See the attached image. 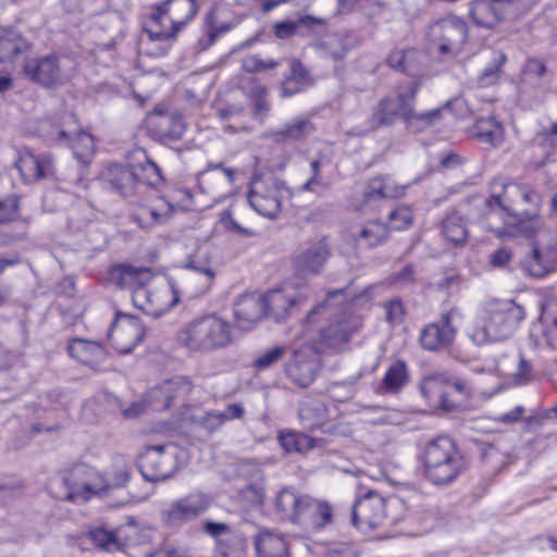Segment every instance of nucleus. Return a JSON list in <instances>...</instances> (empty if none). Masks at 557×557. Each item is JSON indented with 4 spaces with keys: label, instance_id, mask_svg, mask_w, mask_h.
I'll list each match as a JSON object with an SVG mask.
<instances>
[{
    "label": "nucleus",
    "instance_id": "32",
    "mask_svg": "<svg viewBox=\"0 0 557 557\" xmlns=\"http://www.w3.org/2000/svg\"><path fill=\"white\" fill-rule=\"evenodd\" d=\"M193 387L194 385L189 379L177 375L153 387V397H158L159 394L164 395L161 407L169 409L174 406L176 401H184L191 393Z\"/></svg>",
    "mask_w": 557,
    "mask_h": 557
},
{
    "label": "nucleus",
    "instance_id": "62",
    "mask_svg": "<svg viewBox=\"0 0 557 557\" xmlns=\"http://www.w3.org/2000/svg\"><path fill=\"white\" fill-rule=\"evenodd\" d=\"M463 283V277L456 272L446 274L436 283V289L438 292H445L451 294L460 288Z\"/></svg>",
    "mask_w": 557,
    "mask_h": 557
},
{
    "label": "nucleus",
    "instance_id": "59",
    "mask_svg": "<svg viewBox=\"0 0 557 557\" xmlns=\"http://www.w3.org/2000/svg\"><path fill=\"white\" fill-rule=\"evenodd\" d=\"M385 315L388 323L399 325L404 321L405 307L400 299L395 298L384 305Z\"/></svg>",
    "mask_w": 557,
    "mask_h": 557
},
{
    "label": "nucleus",
    "instance_id": "19",
    "mask_svg": "<svg viewBox=\"0 0 557 557\" xmlns=\"http://www.w3.org/2000/svg\"><path fill=\"white\" fill-rule=\"evenodd\" d=\"M331 256L332 249L326 238L312 240L294 258L295 271L299 275H317Z\"/></svg>",
    "mask_w": 557,
    "mask_h": 557
},
{
    "label": "nucleus",
    "instance_id": "52",
    "mask_svg": "<svg viewBox=\"0 0 557 557\" xmlns=\"http://www.w3.org/2000/svg\"><path fill=\"white\" fill-rule=\"evenodd\" d=\"M507 58L505 53L500 51L493 52V57L491 59V62L481 72V74L478 76V84L481 87H488L491 85H494L502 72V66L506 62Z\"/></svg>",
    "mask_w": 557,
    "mask_h": 557
},
{
    "label": "nucleus",
    "instance_id": "23",
    "mask_svg": "<svg viewBox=\"0 0 557 557\" xmlns=\"http://www.w3.org/2000/svg\"><path fill=\"white\" fill-rule=\"evenodd\" d=\"M311 496L285 487L276 496V509L282 518L302 527Z\"/></svg>",
    "mask_w": 557,
    "mask_h": 557
},
{
    "label": "nucleus",
    "instance_id": "5",
    "mask_svg": "<svg viewBox=\"0 0 557 557\" xmlns=\"http://www.w3.org/2000/svg\"><path fill=\"white\" fill-rule=\"evenodd\" d=\"M195 0H164L158 3L143 29L151 40L169 41L196 15Z\"/></svg>",
    "mask_w": 557,
    "mask_h": 557
},
{
    "label": "nucleus",
    "instance_id": "56",
    "mask_svg": "<svg viewBox=\"0 0 557 557\" xmlns=\"http://www.w3.org/2000/svg\"><path fill=\"white\" fill-rule=\"evenodd\" d=\"M133 221L141 228H150L162 221V214L154 208H141L132 215Z\"/></svg>",
    "mask_w": 557,
    "mask_h": 557
},
{
    "label": "nucleus",
    "instance_id": "39",
    "mask_svg": "<svg viewBox=\"0 0 557 557\" xmlns=\"http://www.w3.org/2000/svg\"><path fill=\"white\" fill-rule=\"evenodd\" d=\"M313 84L309 71L299 60L290 61V74L284 79L281 85V96L290 97L298 92L304 91L307 87Z\"/></svg>",
    "mask_w": 557,
    "mask_h": 557
},
{
    "label": "nucleus",
    "instance_id": "47",
    "mask_svg": "<svg viewBox=\"0 0 557 557\" xmlns=\"http://www.w3.org/2000/svg\"><path fill=\"white\" fill-rule=\"evenodd\" d=\"M413 104L414 100H411L405 119L406 127L409 131L414 133L422 132L441 120L442 108H435L426 112H416Z\"/></svg>",
    "mask_w": 557,
    "mask_h": 557
},
{
    "label": "nucleus",
    "instance_id": "30",
    "mask_svg": "<svg viewBox=\"0 0 557 557\" xmlns=\"http://www.w3.org/2000/svg\"><path fill=\"white\" fill-rule=\"evenodd\" d=\"M522 185L519 184H507L504 186L500 195H493L485 200V206L488 208V215L496 213L500 210L506 213L504 223L506 221H512L513 214H519L516 210V205L521 200Z\"/></svg>",
    "mask_w": 557,
    "mask_h": 557
},
{
    "label": "nucleus",
    "instance_id": "54",
    "mask_svg": "<svg viewBox=\"0 0 557 557\" xmlns=\"http://www.w3.org/2000/svg\"><path fill=\"white\" fill-rule=\"evenodd\" d=\"M391 228L403 231L412 225L413 213L410 207L398 206L392 210L387 216Z\"/></svg>",
    "mask_w": 557,
    "mask_h": 557
},
{
    "label": "nucleus",
    "instance_id": "27",
    "mask_svg": "<svg viewBox=\"0 0 557 557\" xmlns=\"http://www.w3.org/2000/svg\"><path fill=\"white\" fill-rule=\"evenodd\" d=\"M304 300L305 298L286 294L284 290H272L262 296L264 315L277 323L283 322Z\"/></svg>",
    "mask_w": 557,
    "mask_h": 557
},
{
    "label": "nucleus",
    "instance_id": "11",
    "mask_svg": "<svg viewBox=\"0 0 557 557\" xmlns=\"http://www.w3.org/2000/svg\"><path fill=\"white\" fill-rule=\"evenodd\" d=\"M419 88L420 84L413 82L407 90L396 96L383 97L373 109L372 115L369 119V129L391 126L398 117L405 121L406 114L409 111V102L416 99Z\"/></svg>",
    "mask_w": 557,
    "mask_h": 557
},
{
    "label": "nucleus",
    "instance_id": "42",
    "mask_svg": "<svg viewBox=\"0 0 557 557\" xmlns=\"http://www.w3.org/2000/svg\"><path fill=\"white\" fill-rule=\"evenodd\" d=\"M183 268L193 271L195 274L203 278L199 287L200 293H203L209 288L211 281L215 276V272L210 263L209 255L203 249H197L194 255L189 256Z\"/></svg>",
    "mask_w": 557,
    "mask_h": 557
},
{
    "label": "nucleus",
    "instance_id": "48",
    "mask_svg": "<svg viewBox=\"0 0 557 557\" xmlns=\"http://www.w3.org/2000/svg\"><path fill=\"white\" fill-rule=\"evenodd\" d=\"M28 48V42L20 34L5 33L0 36V62L11 61Z\"/></svg>",
    "mask_w": 557,
    "mask_h": 557
},
{
    "label": "nucleus",
    "instance_id": "29",
    "mask_svg": "<svg viewBox=\"0 0 557 557\" xmlns=\"http://www.w3.org/2000/svg\"><path fill=\"white\" fill-rule=\"evenodd\" d=\"M423 53L411 47L394 48L386 59L389 67L409 76H417L422 71Z\"/></svg>",
    "mask_w": 557,
    "mask_h": 557
},
{
    "label": "nucleus",
    "instance_id": "17",
    "mask_svg": "<svg viewBox=\"0 0 557 557\" xmlns=\"http://www.w3.org/2000/svg\"><path fill=\"white\" fill-rule=\"evenodd\" d=\"M548 70L544 61L530 58L524 63L518 86L519 96L532 100H541L548 88L546 74Z\"/></svg>",
    "mask_w": 557,
    "mask_h": 557
},
{
    "label": "nucleus",
    "instance_id": "15",
    "mask_svg": "<svg viewBox=\"0 0 557 557\" xmlns=\"http://www.w3.org/2000/svg\"><path fill=\"white\" fill-rule=\"evenodd\" d=\"M385 499L375 492L367 493L355 502L351 510L352 524L361 530H373L386 518Z\"/></svg>",
    "mask_w": 557,
    "mask_h": 557
},
{
    "label": "nucleus",
    "instance_id": "21",
    "mask_svg": "<svg viewBox=\"0 0 557 557\" xmlns=\"http://www.w3.org/2000/svg\"><path fill=\"white\" fill-rule=\"evenodd\" d=\"M519 268L524 275L543 278L557 271L556 252L549 248H541L536 243H531L530 250L520 259Z\"/></svg>",
    "mask_w": 557,
    "mask_h": 557
},
{
    "label": "nucleus",
    "instance_id": "64",
    "mask_svg": "<svg viewBox=\"0 0 557 557\" xmlns=\"http://www.w3.org/2000/svg\"><path fill=\"white\" fill-rule=\"evenodd\" d=\"M297 21H282L274 25V34L280 39H287L299 34Z\"/></svg>",
    "mask_w": 557,
    "mask_h": 557
},
{
    "label": "nucleus",
    "instance_id": "16",
    "mask_svg": "<svg viewBox=\"0 0 557 557\" xmlns=\"http://www.w3.org/2000/svg\"><path fill=\"white\" fill-rule=\"evenodd\" d=\"M15 168L24 184L54 177V160L47 152L36 154L30 149H23L18 152Z\"/></svg>",
    "mask_w": 557,
    "mask_h": 557
},
{
    "label": "nucleus",
    "instance_id": "31",
    "mask_svg": "<svg viewBox=\"0 0 557 557\" xmlns=\"http://www.w3.org/2000/svg\"><path fill=\"white\" fill-rule=\"evenodd\" d=\"M410 373L405 360L397 359L393 361L377 386V394L380 395H397L409 383Z\"/></svg>",
    "mask_w": 557,
    "mask_h": 557
},
{
    "label": "nucleus",
    "instance_id": "50",
    "mask_svg": "<svg viewBox=\"0 0 557 557\" xmlns=\"http://www.w3.org/2000/svg\"><path fill=\"white\" fill-rule=\"evenodd\" d=\"M280 444L286 453H306L315 445V440L305 433L288 431L280 434Z\"/></svg>",
    "mask_w": 557,
    "mask_h": 557
},
{
    "label": "nucleus",
    "instance_id": "35",
    "mask_svg": "<svg viewBox=\"0 0 557 557\" xmlns=\"http://www.w3.org/2000/svg\"><path fill=\"white\" fill-rule=\"evenodd\" d=\"M302 528L309 531L319 532L333 524L334 508L326 500L311 497Z\"/></svg>",
    "mask_w": 557,
    "mask_h": 557
},
{
    "label": "nucleus",
    "instance_id": "26",
    "mask_svg": "<svg viewBox=\"0 0 557 557\" xmlns=\"http://www.w3.org/2000/svg\"><path fill=\"white\" fill-rule=\"evenodd\" d=\"M127 160L133 161V166L138 176L139 187L146 185L159 188L164 183V176L160 166L147 154L143 148H136L127 153Z\"/></svg>",
    "mask_w": 557,
    "mask_h": 557
},
{
    "label": "nucleus",
    "instance_id": "51",
    "mask_svg": "<svg viewBox=\"0 0 557 557\" xmlns=\"http://www.w3.org/2000/svg\"><path fill=\"white\" fill-rule=\"evenodd\" d=\"M448 383L447 376L442 373L425 375L420 383L422 396L430 403H435L444 394V385Z\"/></svg>",
    "mask_w": 557,
    "mask_h": 557
},
{
    "label": "nucleus",
    "instance_id": "44",
    "mask_svg": "<svg viewBox=\"0 0 557 557\" xmlns=\"http://www.w3.org/2000/svg\"><path fill=\"white\" fill-rule=\"evenodd\" d=\"M180 301V293L176 288L175 281L171 277L168 278L166 288L152 292V297L149 304L154 309V313H147L148 315L159 318L166 311L172 309Z\"/></svg>",
    "mask_w": 557,
    "mask_h": 557
},
{
    "label": "nucleus",
    "instance_id": "18",
    "mask_svg": "<svg viewBox=\"0 0 557 557\" xmlns=\"http://www.w3.org/2000/svg\"><path fill=\"white\" fill-rule=\"evenodd\" d=\"M453 312L441 315L440 320L423 326L419 334V342L424 350L440 351L449 347L456 336V329L451 324Z\"/></svg>",
    "mask_w": 557,
    "mask_h": 557
},
{
    "label": "nucleus",
    "instance_id": "53",
    "mask_svg": "<svg viewBox=\"0 0 557 557\" xmlns=\"http://www.w3.org/2000/svg\"><path fill=\"white\" fill-rule=\"evenodd\" d=\"M286 347L275 346L260 354L252 362L257 371L267 370L276 364L286 354Z\"/></svg>",
    "mask_w": 557,
    "mask_h": 557
},
{
    "label": "nucleus",
    "instance_id": "55",
    "mask_svg": "<svg viewBox=\"0 0 557 557\" xmlns=\"http://www.w3.org/2000/svg\"><path fill=\"white\" fill-rule=\"evenodd\" d=\"M129 480V469L125 463L116 465L113 469V472L111 473L110 478L103 476V496L107 495V493L110 490L113 488H120L127 484Z\"/></svg>",
    "mask_w": 557,
    "mask_h": 557
},
{
    "label": "nucleus",
    "instance_id": "12",
    "mask_svg": "<svg viewBox=\"0 0 557 557\" xmlns=\"http://www.w3.org/2000/svg\"><path fill=\"white\" fill-rule=\"evenodd\" d=\"M169 445L147 446L138 458V469L146 481L159 482L169 479L176 470L173 453L168 451Z\"/></svg>",
    "mask_w": 557,
    "mask_h": 557
},
{
    "label": "nucleus",
    "instance_id": "13",
    "mask_svg": "<svg viewBox=\"0 0 557 557\" xmlns=\"http://www.w3.org/2000/svg\"><path fill=\"white\" fill-rule=\"evenodd\" d=\"M211 505L207 494L193 492L174 500L161 511V520L168 527H178L203 515Z\"/></svg>",
    "mask_w": 557,
    "mask_h": 557
},
{
    "label": "nucleus",
    "instance_id": "33",
    "mask_svg": "<svg viewBox=\"0 0 557 557\" xmlns=\"http://www.w3.org/2000/svg\"><path fill=\"white\" fill-rule=\"evenodd\" d=\"M257 557H290L289 546L282 534L260 531L253 539Z\"/></svg>",
    "mask_w": 557,
    "mask_h": 557
},
{
    "label": "nucleus",
    "instance_id": "28",
    "mask_svg": "<svg viewBox=\"0 0 557 557\" xmlns=\"http://www.w3.org/2000/svg\"><path fill=\"white\" fill-rule=\"evenodd\" d=\"M236 325L242 330L252 329L264 315V304L261 296L243 295L234 305Z\"/></svg>",
    "mask_w": 557,
    "mask_h": 557
},
{
    "label": "nucleus",
    "instance_id": "34",
    "mask_svg": "<svg viewBox=\"0 0 557 557\" xmlns=\"http://www.w3.org/2000/svg\"><path fill=\"white\" fill-rule=\"evenodd\" d=\"M150 129L159 140L174 141L183 137L186 125L181 113H161L154 122H151Z\"/></svg>",
    "mask_w": 557,
    "mask_h": 557
},
{
    "label": "nucleus",
    "instance_id": "24",
    "mask_svg": "<svg viewBox=\"0 0 557 557\" xmlns=\"http://www.w3.org/2000/svg\"><path fill=\"white\" fill-rule=\"evenodd\" d=\"M317 360L307 354L306 348L296 349L285 366L287 377L299 387H308L317 375Z\"/></svg>",
    "mask_w": 557,
    "mask_h": 557
},
{
    "label": "nucleus",
    "instance_id": "25",
    "mask_svg": "<svg viewBox=\"0 0 557 557\" xmlns=\"http://www.w3.org/2000/svg\"><path fill=\"white\" fill-rule=\"evenodd\" d=\"M153 273L147 267H135L132 264H116L109 271V278L122 289L135 290L138 287L147 286L152 280Z\"/></svg>",
    "mask_w": 557,
    "mask_h": 557
},
{
    "label": "nucleus",
    "instance_id": "63",
    "mask_svg": "<svg viewBox=\"0 0 557 557\" xmlns=\"http://www.w3.org/2000/svg\"><path fill=\"white\" fill-rule=\"evenodd\" d=\"M413 267L408 264L391 277V283L399 288L407 287L414 282Z\"/></svg>",
    "mask_w": 557,
    "mask_h": 557
},
{
    "label": "nucleus",
    "instance_id": "57",
    "mask_svg": "<svg viewBox=\"0 0 557 557\" xmlns=\"http://www.w3.org/2000/svg\"><path fill=\"white\" fill-rule=\"evenodd\" d=\"M89 537L97 547L103 550L110 552L117 548L115 535L102 528L91 530Z\"/></svg>",
    "mask_w": 557,
    "mask_h": 557
},
{
    "label": "nucleus",
    "instance_id": "61",
    "mask_svg": "<svg viewBox=\"0 0 557 557\" xmlns=\"http://www.w3.org/2000/svg\"><path fill=\"white\" fill-rule=\"evenodd\" d=\"M278 64H280L278 61H274V60L264 61L261 58H259L258 55H251V57L245 59V61L243 63V69L245 72H248V73H258V72H262L265 70H272V69L276 67Z\"/></svg>",
    "mask_w": 557,
    "mask_h": 557
},
{
    "label": "nucleus",
    "instance_id": "49",
    "mask_svg": "<svg viewBox=\"0 0 557 557\" xmlns=\"http://www.w3.org/2000/svg\"><path fill=\"white\" fill-rule=\"evenodd\" d=\"M125 324L116 327L110 335L112 341H116V336L126 335L131 336V343L124 347L119 348L120 352L123 355L129 354L133 349L141 343L145 336V332L143 331L139 322L131 317H125Z\"/></svg>",
    "mask_w": 557,
    "mask_h": 557
},
{
    "label": "nucleus",
    "instance_id": "36",
    "mask_svg": "<svg viewBox=\"0 0 557 557\" xmlns=\"http://www.w3.org/2000/svg\"><path fill=\"white\" fill-rule=\"evenodd\" d=\"M67 351L71 357L91 368L101 363L106 358V350L97 342L74 338L69 343Z\"/></svg>",
    "mask_w": 557,
    "mask_h": 557
},
{
    "label": "nucleus",
    "instance_id": "37",
    "mask_svg": "<svg viewBox=\"0 0 557 557\" xmlns=\"http://www.w3.org/2000/svg\"><path fill=\"white\" fill-rule=\"evenodd\" d=\"M352 47V38L349 33H333L325 36L315 45L321 57L341 61L346 58Z\"/></svg>",
    "mask_w": 557,
    "mask_h": 557
},
{
    "label": "nucleus",
    "instance_id": "2",
    "mask_svg": "<svg viewBox=\"0 0 557 557\" xmlns=\"http://www.w3.org/2000/svg\"><path fill=\"white\" fill-rule=\"evenodd\" d=\"M524 308L511 299L487 301L478 317L471 333L476 345L509 338L524 319Z\"/></svg>",
    "mask_w": 557,
    "mask_h": 557
},
{
    "label": "nucleus",
    "instance_id": "9",
    "mask_svg": "<svg viewBox=\"0 0 557 557\" xmlns=\"http://www.w3.org/2000/svg\"><path fill=\"white\" fill-rule=\"evenodd\" d=\"M426 37L441 55H457L468 39V25L459 16L447 15L429 25Z\"/></svg>",
    "mask_w": 557,
    "mask_h": 557
},
{
    "label": "nucleus",
    "instance_id": "22",
    "mask_svg": "<svg viewBox=\"0 0 557 557\" xmlns=\"http://www.w3.org/2000/svg\"><path fill=\"white\" fill-rule=\"evenodd\" d=\"M24 75L34 83L50 87L61 81V69L58 55L48 54L29 59L23 66Z\"/></svg>",
    "mask_w": 557,
    "mask_h": 557
},
{
    "label": "nucleus",
    "instance_id": "7",
    "mask_svg": "<svg viewBox=\"0 0 557 557\" xmlns=\"http://www.w3.org/2000/svg\"><path fill=\"white\" fill-rule=\"evenodd\" d=\"M285 183L273 174H255L251 177L248 201L251 208L268 219H275L282 209L286 194Z\"/></svg>",
    "mask_w": 557,
    "mask_h": 557
},
{
    "label": "nucleus",
    "instance_id": "40",
    "mask_svg": "<svg viewBox=\"0 0 557 557\" xmlns=\"http://www.w3.org/2000/svg\"><path fill=\"white\" fill-rule=\"evenodd\" d=\"M314 131L312 122L308 119L296 117L281 128L274 129L270 133L269 137L274 143H285L289 140H300Z\"/></svg>",
    "mask_w": 557,
    "mask_h": 557
},
{
    "label": "nucleus",
    "instance_id": "1",
    "mask_svg": "<svg viewBox=\"0 0 557 557\" xmlns=\"http://www.w3.org/2000/svg\"><path fill=\"white\" fill-rule=\"evenodd\" d=\"M347 292V287L327 292L326 299L308 312L305 319L306 325L314 323L320 317H325L330 321L319 330L318 338L313 341L311 347L313 352L337 350L358 331L360 326L358 321L348 313V298L356 295H348Z\"/></svg>",
    "mask_w": 557,
    "mask_h": 557
},
{
    "label": "nucleus",
    "instance_id": "43",
    "mask_svg": "<svg viewBox=\"0 0 557 557\" xmlns=\"http://www.w3.org/2000/svg\"><path fill=\"white\" fill-rule=\"evenodd\" d=\"M442 233L455 246L463 245L468 237L467 223L463 215L456 210L447 211L442 222Z\"/></svg>",
    "mask_w": 557,
    "mask_h": 557
},
{
    "label": "nucleus",
    "instance_id": "14",
    "mask_svg": "<svg viewBox=\"0 0 557 557\" xmlns=\"http://www.w3.org/2000/svg\"><path fill=\"white\" fill-rule=\"evenodd\" d=\"M102 187L122 198H128L139 193L138 176L133 161L126 164L112 163L100 175Z\"/></svg>",
    "mask_w": 557,
    "mask_h": 557
},
{
    "label": "nucleus",
    "instance_id": "20",
    "mask_svg": "<svg viewBox=\"0 0 557 557\" xmlns=\"http://www.w3.org/2000/svg\"><path fill=\"white\" fill-rule=\"evenodd\" d=\"M516 0H473L470 17L478 27L494 28L504 21Z\"/></svg>",
    "mask_w": 557,
    "mask_h": 557
},
{
    "label": "nucleus",
    "instance_id": "6",
    "mask_svg": "<svg viewBox=\"0 0 557 557\" xmlns=\"http://www.w3.org/2000/svg\"><path fill=\"white\" fill-rule=\"evenodd\" d=\"M63 492H53L54 497L74 504H84L91 497L103 496V475L85 463L74 466L63 478Z\"/></svg>",
    "mask_w": 557,
    "mask_h": 557
},
{
    "label": "nucleus",
    "instance_id": "58",
    "mask_svg": "<svg viewBox=\"0 0 557 557\" xmlns=\"http://www.w3.org/2000/svg\"><path fill=\"white\" fill-rule=\"evenodd\" d=\"M20 199L16 196H10L0 200V223H8L15 220L18 215Z\"/></svg>",
    "mask_w": 557,
    "mask_h": 557
},
{
    "label": "nucleus",
    "instance_id": "3",
    "mask_svg": "<svg viewBox=\"0 0 557 557\" xmlns=\"http://www.w3.org/2000/svg\"><path fill=\"white\" fill-rule=\"evenodd\" d=\"M422 462L425 479L436 486L453 483L467 469V461L456 442L446 435L426 443Z\"/></svg>",
    "mask_w": 557,
    "mask_h": 557
},
{
    "label": "nucleus",
    "instance_id": "60",
    "mask_svg": "<svg viewBox=\"0 0 557 557\" xmlns=\"http://www.w3.org/2000/svg\"><path fill=\"white\" fill-rule=\"evenodd\" d=\"M152 297V292L146 286H141L132 292V300L136 308L144 311L145 313H154V309L149 304V299Z\"/></svg>",
    "mask_w": 557,
    "mask_h": 557
},
{
    "label": "nucleus",
    "instance_id": "46",
    "mask_svg": "<svg viewBox=\"0 0 557 557\" xmlns=\"http://www.w3.org/2000/svg\"><path fill=\"white\" fill-rule=\"evenodd\" d=\"M474 136L482 143L497 147L504 140V127L493 116L481 117L476 121Z\"/></svg>",
    "mask_w": 557,
    "mask_h": 557
},
{
    "label": "nucleus",
    "instance_id": "8",
    "mask_svg": "<svg viewBox=\"0 0 557 557\" xmlns=\"http://www.w3.org/2000/svg\"><path fill=\"white\" fill-rule=\"evenodd\" d=\"M521 201L529 205L530 208L512 215V221H506L505 225L494 230L497 237L504 239L507 237L524 236L533 237L543 226L540 215L542 197L533 188L522 185Z\"/></svg>",
    "mask_w": 557,
    "mask_h": 557
},
{
    "label": "nucleus",
    "instance_id": "45",
    "mask_svg": "<svg viewBox=\"0 0 557 557\" xmlns=\"http://www.w3.org/2000/svg\"><path fill=\"white\" fill-rule=\"evenodd\" d=\"M388 236L387 226L380 221L366 223L355 235L356 245L360 248H373L383 244Z\"/></svg>",
    "mask_w": 557,
    "mask_h": 557
},
{
    "label": "nucleus",
    "instance_id": "10",
    "mask_svg": "<svg viewBox=\"0 0 557 557\" xmlns=\"http://www.w3.org/2000/svg\"><path fill=\"white\" fill-rule=\"evenodd\" d=\"M39 131L47 141L57 145L75 148V139H77L87 150L94 147L91 135L82 129L73 113H63L58 119L41 121Z\"/></svg>",
    "mask_w": 557,
    "mask_h": 557
},
{
    "label": "nucleus",
    "instance_id": "4",
    "mask_svg": "<svg viewBox=\"0 0 557 557\" xmlns=\"http://www.w3.org/2000/svg\"><path fill=\"white\" fill-rule=\"evenodd\" d=\"M176 337L189 351L212 352L232 343V327L216 314H205L186 323Z\"/></svg>",
    "mask_w": 557,
    "mask_h": 557
},
{
    "label": "nucleus",
    "instance_id": "38",
    "mask_svg": "<svg viewBox=\"0 0 557 557\" xmlns=\"http://www.w3.org/2000/svg\"><path fill=\"white\" fill-rule=\"evenodd\" d=\"M407 185H398L388 176H379L369 181L363 198L366 202L384 198H399L405 195Z\"/></svg>",
    "mask_w": 557,
    "mask_h": 557
},
{
    "label": "nucleus",
    "instance_id": "41",
    "mask_svg": "<svg viewBox=\"0 0 557 557\" xmlns=\"http://www.w3.org/2000/svg\"><path fill=\"white\" fill-rule=\"evenodd\" d=\"M298 414L302 426L309 430L321 429L329 419L326 406L318 399L304 400Z\"/></svg>",
    "mask_w": 557,
    "mask_h": 557
}]
</instances>
